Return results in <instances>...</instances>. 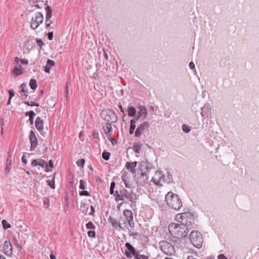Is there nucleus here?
Listing matches in <instances>:
<instances>
[{
    "mask_svg": "<svg viewBox=\"0 0 259 259\" xmlns=\"http://www.w3.org/2000/svg\"><path fill=\"white\" fill-rule=\"evenodd\" d=\"M128 115L130 116H134L136 113V110L135 107L130 106L128 107Z\"/></svg>",
    "mask_w": 259,
    "mask_h": 259,
    "instance_id": "28",
    "label": "nucleus"
},
{
    "mask_svg": "<svg viewBox=\"0 0 259 259\" xmlns=\"http://www.w3.org/2000/svg\"><path fill=\"white\" fill-rule=\"evenodd\" d=\"M121 179L125 186V187L127 188H131V184L130 183L128 178H127L125 175H122L121 176Z\"/></svg>",
    "mask_w": 259,
    "mask_h": 259,
    "instance_id": "25",
    "label": "nucleus"
},
{
    "mask_svg": "<svg viewBox=\"0 0 259 259\" xmlns=\"http://www.w3.org/2000/svg\"><path fill=\"white\" fill-rule=\"evenodd\" d=\"M206 109H207V111H209V108L208 106H204V107L201 108V115L202 117L205 116L204 110L205 111Z\"/></svg>",
    "mask_w": 259,
    "mask_h": 259,
    "instance_id": "41",
    "label": "nucleus"
},
{
    "mask_svg": "<svg viewBox=\"0 0 259 259\" xmlns=\"http://www.w3.org/2000/svg\"><path fill=\"white\" fill-rule=\"evenodd\" d=\"M13 72L16 75H20L23 73V70L20 65L15 66L13 70Z\"/></svg>",
    "mask_w": 259,
    "mask_h": 259,
    "instance_id": "24",
    "label": "nucleus"
},
{
    "mask_svg": "<svg viewBox=\"0 0 259 259\" xmlns=\"http://www.w3.org/2000/svg\"><path fill=\"white\" fill-rule=\"evenodd\" d=\"M123 215L126 219L128 225L131 228H133L134 227V222L133 220V214L131 210L128 209H125L123 211Z\"/></svg>",
    "mask_w": 259,
    "mask_h": 259,
    "instance_id": "12",
    "label": "nucleus"
},
{
    "mask_svg": "<svg viewBox=\"0 0 259 259\" xmlns=\"http://www.w3.org/2000/svg\"><path fill=\"white\" fill-rule=\"evenodd\" d=\"M2 225L3 228L5 229H9L11 227L10 224L7 222V221L5 220H3L2 222Z\"/></svg>",
    "mask_w": 259,
    "mask_h": 259,
    "instance_id": "33",
    "label": "nucleus"
},
{
    "mask_svg": "<svg viewBox=\"0 0 259 259\" xmlns=\"http://www.w3.org/2000/svg\"><path fill=\"white\" fill-rule=\"evenodd\" d=\"M86 227L88 229L94 230L95 229V226L92 222H89L86 224Z\"/></svg>",
    "mask_w": 259,
    "mask_h": 259,
    "instance_id": "36",
    "label": "nucleus"
},
{
    "mask_svg": "<svg viewBox=\"0 0 259 259\" xmlns=\"http://www.w3.org/2000/svg\"><path fill=\"white\" fill-rule=\"evenodd\" d=\"M218 259H228V258L225 255H224V254H220L218 255Z\"/></svg>",
    "mask_w": 259,
    "mask_h": 259,
    "instance_id": "52",
    "label": "nucleus"
},
{
    "mask_svg": "<svg viewBox=\"0 0 259 259\" xmlns=\"http://www.w3.org/2000/svg\"><path fill=\"white\" fill-rule=\"evenodd\" d=\"M100 116L105 121L111 123H116L118 120V117L115 113L110 109H104L100 113Z\"/></svg>",
    "mask_w": 259,
    "mask_h": 259,
    "instance_id": "6",
    "label": "nucleus"
},
{
    "mask_svg": "<svg viewBox=\"0 0 259 259\" xmlns=\"http://www.w3.org/2000/svg\"><path fill=\"white\" fill-rule=\"evenodd\" d=\"M149 124L148 122L145 121L141 123L136 129L135 132V136L136 137H140L143 133L148 130Z\"/></svg>",
    "mask_w": 259,
    "mask_h": 259,
    "instance_id": "11",
    "label": "nucleus"
},
{
    "mask_svg": "<svg viewBox=\"0 0 259 259\" xmlns=\"http://www.w3.org/2000/svg\"><path fill=\"white\" fill-rule=\"evenodd\" d=\"M85 163V160L84 159H79L77 162L76 164L78 166L83 167Z\"/></svg>",
    "mask_w": 259,
    "mask_h": 259,
    "instance_id": "37",
    "label": "nucleus"
},
{
    "mask_svg": "<svg viewBox=\"0 0 259 259\" xmlns=\"http://www.w3.org/2000/svg\"><path fill=\"white\" fill-rule=\"evenodd\" d=\"M22 161L25 164H26L27 163V162L26 158V157H25V156L24 155L22 157Z\"/></svg>",
    "mask_w": 259,
    "mask_h": 259,
    "instance_id": "57",
    "label": "nucleus"
},
{
    "mask_svg": "<svg viewBox=\"0 0 259 259\" xmlns=\"http://www.w3.org/2000/svg\"><path fill=\"white\" fill-rule=\"evenodd\" d=\"M190 68L193 69L195 68L194 63L193 62H190L189 64Z\"/></svg>",
    "mask_w": 259,
    "mask_h": 259,
    "instance_id": "55",
    "label": "nucleus"
},
{
    "mask_svg": "<svg viewBox=\"0 0 259 259\" xmlns=\"http://www.w3.org/2000/svg\"><path fill=\"white\" fill-rule=\"evenodd\" d=\"M137 162H127L125 164L126 168L129 170L131 172H135V167H136Z\"/></svg>",
    "mask_w": 259,
    "mask_h": 259,
    "instance_id": "19",
    "label": "nucleus"
},
{
    "mask_svg": "<svg viewBox=\"0 0 259 259\" xmlns=\"http://www.w3.org/2000/svg\"><path fill=\"white\" fill-rule=\"evenodd\" d=\"M172 181V176L169 172H166V174L164 175L161 171L158 170L155 172L154 176L152 179V181L158 186L169 184Z\"/></svg>",
    "mask_w": 259,
    "mask_h": 259,
    "instance_id": "3",
    "label": "nucleus"
},
{
    "mask_svg": "<svg viewBox=\"0 0 259 259\" xmlns=\"http://www.w3.org/2000/svg\"><path fill=\"white\" fill-rule=\"evenodd\" d=\"M108 221L112 224V226L114 228H117V227H119L120 228L123 230V227H122L121 223L120 222L117 223V221L115 219L110 217L108 218Z\"/></svg>",
    "mask_w": 259,
    "mask_h": 259,
    "instance_id": "20",
    "label": "nucleus"
},
{
    "mask_svg": "<svg viewBox=\"0 0 259 259\" xmlns=\"http://www.w3.org/2000/svg\"><path fill=\"white\" fill-rule=\"evenodd\" d=\"M168 231L170 234L177 238L185 237L189 231L188 228L184 225L176 223H170L168 226Z\"/></svg>",
    "mask_w": 259,
    "mask_h": 259,
    "instance_id": "2",
    "label": "nucleus"
},
{
    "mask_svg": "<svg viewBox=\"0 0 259 259\" xmlns=\"http://www.w3.org/2000/svg\"><path fill=\"white\" fill-rule=\"evenodd\" d=\"M190 240L194 246L199 248L203 244V238L201 234L196 231H193L190 235Z\"/></svg>",
    "mask_w": 259,
    "mask_h": 259,
    "instance_id": "7",
    "label": "nucleus"
},
{
    "mask_svg": "<svg viewBox=\"0 0 259 259\" xmlns=\"http://www.w3.org/2000/svg\"><path fill=\"white\" fill-rule=\"evenodd\" d=\"M29 140L31 143L30 151H33L37 145V140L33 131H31L29 135Z\"/></svg>",
    "mask_w": 259,
    "mask_h": 259,
    "instance_id": "14",
    "label": "nucleus"
},
{
    "mask_svg": "<svg viewBox=\"0 0 259 259\" xmlns=\"http://www.w3.org/2000/svg\"><path fill=\"white\" fill-rule=\"evenodd\" d=\"M80 196H90V194L87 191H82L79 192Z\"/></svg>",
    "mask_w": 259,
    "mask_h": 259,
    "instance_id": "46",
    "label": "nucleus"
},
{
    "mask_svg": "<svg viewBox=\"0 0 259 259\" xmlns=\"http://www.w3.org/2000/svg\"><path fill=\"white\" fill-rule=\"evenodd\" d=\"M24 104L28 106H37V107L39 106V104L38 103H36L33 101H31V102L25 101L24 102Z\"/></svg>",
    "mask_w": 259,
    "mask_h": 259,
    "instance_id": "38",
    "label": "nucleus"
},
{
    "mask_svg": "<svg viewBox=\"0 0 259 259\" xmlns=\"http://www.w3.org/2000/svg\"><path fill=\"white\" fill-rule=\"evenodd\" d=\"M9 98L12 99L14 96V92L13 90L9 91Z\"/></svg>",
    "mask_w": 259,
    "mask_h": 259,
    "instance_id": "50",
    "label": "nucleus"
},
{
    "mask_svg": "<svg viewBox=\"0 0 259 259\" xmlns=\"http://www.w3.org/2000/svg\"><path fill=\"white\" fill-rule=\"evenodd\" d=\"M35 115V113L34 112V111H33L32 110L30 111H27L25 113L26 116H30V115H31V116H34Z\"/></svg>",
    "mask_w": 259,
    "mask_h": 259,
    "instance_id": "47",
    "label": "nucleus"
},
{
    "mask_svg": "<svg viewBox=\"0 0 259 259\" xmlns=\"http://www.w3.org/2000/svg\"><path fill=\"white\" fill-rule=\"evenodd\" d=\"M167 204L175 210L180 209L182 206V201L179 196L171 192H169L165 196Z\"/></svg>",
    "mask_w": 259,
    "mask_h": 259,
    "instance_id": "4",
    "label": "nucleus"
},
{
    "mask_svg": "<svg viewBox=\"0 0 259 259\" xmlns=\"http://www.w3.org/2000/svg\"><path fill=\"white\" fill-rule=\"evenodd\" d=\"M36 41L37 45L40 47V48H41L42 46L44 45L43 41L41 39L37 38H36Z\"/></svg>",
    "mask_w": 259,
    "mask_h": 259,
    "instance_id": "45",
    "label": "nucleus"
},
{
    "mask_svg": "<svg viewBox=\"0 0 259 259\" xmlns=\"http://www.w3.org/2000/svg\"><path fill=\"white\" fill-rule=\"evenodd\" d=\"M37 165H39L42 167H44L45 165L46 167V171L47 172L51 171L52 170L48 168V165L47 162L45 161L44 160L41 159H34L31 162V166H36Z\"/></svg>",
    "mask_w": 259,
    "mask_h": 259,
    "instance_id": "13",
    "label": "nucleus"
},
{
    "mask_svg": "<svg viewBox=\"0 0 259 259\" xmlns=\"http://www.w3.org/2000/svg\"><path fill=\"white\" fill-rule=\"evenodd\" d=\"M135 259H149L148 257L144 254H140L139 253L135 257Z\"/></svg>",
    "mask_w": 259,
    "mask_h": 259,
    "instance_id": "35",
    "label": "nucleus"
},
{
    "mask_svg": "<svg viewBox=\"0 0 259 259\" xmlns=\"http://www.w3.org/2000/svg\"><path fill=\"white\" fill-rule=\"evenodd\" d=\"M21 62L22 64H28V60L26 59H22L21 60Z\"/></svg>",
    "mask_w": 259,
    "mask_h": 259,
    "instance_id": "58",
    "label": "nucleus"
},
{
    "mask_svg": "<svg viewBox=\"0 0 259 259\" xmlns=\"http://www.w3.org/2000/svg\"><path fill=\"white\" fill-rule=\"evenodd\" d=\"M91 212L89 213L90 215H94V213H95V208L93 205L91 206Z\"/></svg>",
    "mask_w": 259,
    "mask_h": 259,
    "instance_id": "54",
    "label": "nucleus"
},
{
    "mask_svg": "<svg viewBox=\"0 0 259 259\" xmlns=\"http://www.w3.org/2000/svg\"><path fill=\"white\" fill-rule=\"evenodd\" d=\"M182 130L184 132H185L186 133H188L190 132V127L185 124H183L182 125Z\"/></svg>",
    "mask_w": 259,
    "mask_h": 259,
    "instance_id": "42",
    "label": "nucleus"
},
{
    "mask_svg": "<svg viewBox=\"0 0 259 259\" xmlns=\"http://www.w3.org/2000/svg\"><path fill=\"white\" fill-rule=\"evenodd\" d=\"M110 153L108 152L104 151L102 153V158L105 160H108L109 159Z\"/></svg>",
    "mask_w": 259,
    "mask_h": 259,
    "instance_id": "34",
    "label": "nucleus"
},
{
    "mask_svg": "<svg viewBox=\"0 0 259 259\" xmlns=\"http://www.w3.org/2000/svg\"><path fill=\"white\" fill-rule=\"evenodd\" d=\"M142 145L137 144L133 146V150L136 153H140L141 152Z\"/></svg>",
    "mask_w": 259,
    "mask_h": 259,
    "instance_id": "32",
    "label": "nucleus"
},
{
    "mask_svg": "<svg viewBox=\"0 0 259 259\" xmlns=\"http://www.w3.org/2000/svg\"><path fill=\"white\" fill-rule=\"evenodd\" d=\"M48 39L50 40L53 39V31L49 32L48 33Z\"/></svg>",
    "mask_w": 259,
    "mask_h": 259,
    "instance_id": "51",
    "label": "nucleus"
},
{
    "mask_svg": "<svg viewBox=\"0 0 259 259\" xmlns=\"http://www.w3.org/2000/svg\"><path fill=\"white\" fill-rule=\"evenodd\" d=\"M48 185L53 189H55V182H54V177L53 180L51 181H47Z\"/></svg>",
    "mask_w": 259,
    "mask_h": 259,
    "instance_id": "44",
    "label": "nucleus"
},
{
    "mask_svg": "<svg viewBox=\"0 0 259 259\" xmlns=\"http://www.w3.org/2000/svg\"><path fill=\"white\" fill-rule=\"evenodd\" d=\"M125 254L126 255V256H127V257L128 258H131L132 257L131 253L130 252H128V251H125Z\"/></svg>",
    "mask_w": 259,
    "mask_h": 259,
    "instance_id": "56",
    "label": "nucleus"
},
{
    "mask_svg": "<svg viewBox=\"0 0 259 259\" xmlns=\"http://www.w3.org/2000/svg\"><path fill=\"white\" fill-rule=\"evenodd\" d=\"M115 200L117 201H124L125 199L127 200L132 203L136 202L138 196L132 190H126L125 189H122L119 191H116L115 193Z\"/></svg>",
    "mask_w": 259,
    "mask_h": 259,
    "instance_id": "1",
    "label": "nucleus"
},
{
    "mask_svg": "<svg viewBox=\"0 0 259 259\" xmlns=\"http://www.w3.org/2000/svg\"><path fill=\"white\" fill-rule=\"evenodd\" d=\"M48 167H50L51 169L52 170V169L54 167V164H53V162L52 160H50L49 161V164H48Z\"/></svg>",
    "mask_w": 259,
    "mask_h": 259,
    "instance_id": "53",
    "label": "nucleus"
},
{
    "mask_svg": "<svg viewBox=\"0 0 259 259\" xmlns=\"http://www.w3.org/2000/svg\"><path fill=\"white\" fill-rule=\"evenodd\" d=\"M79 188L82 190H84L85 189V182L82 180H81L79 181Z\"/></svg>",
    "mask_w": 259,
    "mask_h": 259,
    "instance_id": "43",
    "label": "nucleus"
},
{
    "mask_svg": "<svg viewBox=\"0 0 259 259\" xmlns=\"http://www.w3.org/2000/svg\"><path fill=\"white\" fill-rule=\"evenodd\" d=\"M109 140L111 141L112 145H114L115 144H116L117 143V141L116 139H115L114 138H112V136L111 137H109Z\"/></svg>",
    "mask_w": 259,
    "mask_h": 259,
    "instance_id": "49",
    "label": "nucleus"
},
{
    "mask_svg": "<svg viewBox=\"0 0 259 259\" xmlns=\"http://www.w3.org/2000/svg\"><path fill=\"white\" fill-rule=\"evenodd\" d=\"M15 62H16V63L18 64L19 63V58L18 57H16L15 58Z\"/></svg>",
    "mask_w": 259,
    "mask_h": 259,
    "instance_id": "63",
    "label": "nucleus"
},
{
    "mask_svg": "<svg viewBox=\"0 0 259 259\" xmlns=\"http://www.w3.org/2000/svg\"><path fill=\"white\" fill-rule=\"evenodd\" d=\"M125 246L131 252V253L134 256V257H135L138 253V252L136 251L135 248L130 243H126Z\"/></svg>",
    "mask_w": 259,
    "mask_h": 259,
    "instance_id": "22",
    "label": "nucleus"
},
{
    "mask_svg": "<svg viewBox=\"0 0 259 259\" xmlns=\"http://www.w3.org/2000/svg\"><path fill=\"white\" fill-rule=\"evenodd\" d=\"M115 187V183L114 182H112L110 184V193L111 195H113L115 197V192H114Z\"/></svg>",
    "mask_w": 259,
    "mask_h": 259,
    "instance_id": "31",
    "label": "nucleus"
},
{
    "mask_svg": "<svg viewBox=\"0 0 259 259\" xmlns=\"http://www.w3.org/2000/svg\"><path fill=\"white\" fill-rule=\"evenodd\" d=\"M102 130L107 136L108 139L109 137H111L112 135V126L111 123L106 122L105 124L102 125Z\"/></svg>",
    "mask_w": 259,
    "mask_h": 259,
    "instance_id": "15",
    "label": "nucleus"
},
{
    "mask_svg": "<svg viewBox=\"0 0 259 259\" xmlns=\"http://www.w3.org/2000/svg\"><path fill=\"white\" fill-rule=\"evenodd\" d=\"M50 258L51 259H56V256L55 255H54L53 254L51 253L50 254Z\"/></svg>",
    "mask_w": 259,
    "mask_h": 259,
    "instance_id": "62",
    "label": "nucleus"
},
{
    "mask_svg": "<svg viewBox=\"0 0 259 259\" xmlns=\"http://www.w3.org/2000/svg\"><path fill=\"white\" fill-rule=\"evenodd\" d=\"M94 138L97 139L98 138V134L97 133H94L93 134Z\"/></svg>",
    "mask_w": 259,
    "mask_h": 259,
    "instance_id": "60",
    "label": "nucleus"
},
{
    "mask_svg": "<svg viewBox=\"0 0 259 259\" xmlns=\"http://www.w3.org/2000/svg\"><path fill=\"white\" fill-rule=\"evenodd\" d=\"M33 117H34V116H31V115H30L29 116V120L30 121V122L31 124H33Z\"/></svg>",
    "mask_w": 259,
    "mask_h": 259,
    "instance_id": "59",
    "label": "nucleus"
},
{
    "mask_svg": "<svg viewBox=\"0 0 259 259\" xmlns=\"http://www.w3.org/2000/svg\"><path fill=\"white\" fill-rule=\"evenodd\" d=\"M13 248L10 241H5L3 246L4 253L8 255L11 256L13 253Z\"/></svg>",
    "mask_w": 259,
    "mask_h": 259,
    "instance_id": "16",
    "label": "nucleus"
},
{
    "mask_svg": "<svg viewBox=\"0 0 259 259\" xmlns=\"http://www.w3.org/2000/svg\"><path fill=\"white\" fill-rule=\"evenodd\" d=\"M35 125L36 128L40 132L43 131L44 129V122L42 119L39 117H37L35 122Z\"/></svg>",
    "mask_w": 259,
    "mask_h": 259,
    "instance_id": "18",
    "label": "nucleus"
},
{
    "mask_svg": "<svg viewBox=\"0 0 259 259\" xmlns=\"http://www.w3.org/2000/svg\"><path fill=\"white\" fill-rule=\"evenodd\" d=\"M55 65V62L54 61L51 60H48L47 64L45 66V71L48 73H49L50 71V69L52 67L54 66Z\"/></svg>",
    "mask_w": 259,
    "mask_h": 259,
    "instance_id": "21",
    "label": "nucleus"
},
{
    "mask_svg": "<svg viewBox=\"0 0 259 259\" xmlns=\"http://www.w3.org/2000/svg\"><path fill=\"white\" fill-rule=\"evenodd\" d=\"M147 115V110L146 108L143 106L139 107L138 111V118L141 117L143 119H145Z\"/></svg>",
    "mask_w": 259,
    "mask_h": 259,
    "instance_id": "17",
    "label": "nucleus"
},
{
    "mask_svg": "<svg viewBox=\"0 0 259 259\" xmlns=\"http://www.w3.org/2000/svg\"><path fill=\"white\" fill-rule=\"evenodd\" d=\"M204 259H215L213 257L209 256H207V257L205 258Z\"/></svg>",
    "mask_w": 259,
    "mask_h": 259,
    "instance_id": "64",
    "label": "nucleus"
},
{
    "mask_svg": "<svg viewBox=\"0 0 259 259\" xmlns=\"http://www.w3.org/2000/svg\"><path fill=\"white\" fill-rule=\"evenodd\" d=\"M159 245L162 251L167 255H171L175 252L174 246L166 241H161Z\"/></svg>",
    "mask_w": 259,
    "mask_h": 259,
    "instance_id": "8",
    "label": "nucleus"
},
{
    "mask_svg": "<svg viewBox=\"0 0 259 259\" xmlns=\"http://www.w3.org/2000/svg\"><path fill=\"white\" fill-rule=\"evenodd\" d=\"M11 156H9L7 159L6 167L5 169V171L7 172L8 173L9 172V170L11 167Z\"/></svg>",
    "mask_w": 259,
    "mask_h": 259,
    "instance_id": "26",
    "label": "nucleus"
},
{
    "mask_svg": "<svg viewBox=\"0 0 259 259\" xmlns=\"http://www.w3.org/2000/svg\"><path fill=\"white\" fill-rule=\"evenodd\" d=\"M46 10L47 12L46 16V21L49 22V21H50V19L52 17V10L51 7L49 6H47L46 8Z\"/></svg>",
    "mask_w": 259,
    "mask_h": 259,
    "instance_id": "23",
    "label": "nucleus"
},
{
    "mask_svg": "<svg viewBox=\"0 0 259 259\" xmlns=\"http://www.w3.org/2000/svg\"><path fill=\"white\" fill-rule=\"evenodd\" d=\"M44 16L40 12H37L34 17H32L30 22L31 29H36L44 21Z\"/></svg>",
    "mask_w": 259,
    "mask_h": 259,
    "instance_id": "9",
    "label": "nucleus"
},
{
    "mask_svg": "<svg viewBox=\"0 0 259 259\" xmlns=\"http://www.w3.org/2000/svg\"><path fill=\"white\" fill-rule=\"evenodd\" d=\"M187 259H198L192 255H189Z\"/></svg>",
    "mask_w": 259,
    "mask_h": 259,
    "instance_id": "61",
    "label": "nucleus"
},
{
    "mask_svg": "<svg viewBox=\"0 0 259 259\" xmlns=\"http://www.w3.org/2000/svg\"><path fill=\"white\" fill-rule=\"evenodd\" d=\"M148 183V177L147 171H141L140 175L137 177V183L141 186H145Z\"/></svg>",
    "mask_w": 259,
    "mask_h": 259,
    "instance_id": "10",
    "label": "nucleus"
},
{
    "mask_svg": "<svg viewBox=\"0 0 259 259\" xmlns=\"http://www.w3.org/2000/svg\"><path fill=\"white\" fill-rule=\"evenodd\" d=\"M88 235L89 237L95 238L96 232L94 230H90L88 232Z\"/></svg>",
    "mask_w": 259,
    "mask_h": 259,
    "instance_id": "40",
    "label": "nucleus"
},
{
    "mask_svg": "<svg viewBox=\"0 0 259 259\" xmlns=\"http://www.w3.org/2000/svg\"><path fill=\"white\" fill-rule=\"evenodd\" d=\"M20 88H21V93H23L24 96L26 98L28 96L27 91L25 90L26 88V84L25 83H22L20 85Z\"/></svg>",
    "mask_w": 259,
    "mask_h": 259,
    "instance_id": "30",
    "label": "nucleus"
},
{
    "mask_svg": "<svg viewBox=\"0 0 259 259\" xmlns=\"http://www.w3.org/2000/svg\"><path fill=\"white\" fill-rule=\"evenodd\" d=\"M136 124H135V119H132L130 121V134H133L134 132V131L136 128Z\"/></svg>",
    "mask_w": 259,
    "mask_h": 259,
    "instance_id": "27",
    "label": "nucleus"
},
{
    "mask_svg": "<svg viewBox=\"0 0 259 259\" xmlns=\"http://www.w3.org/2000/svg\"><path fill=\"white\" fill-rule=\"evenodd\" d=\"M175 219L186 228L191 226L194 223L193 215L189 212L177 214Z\"/></svg>",
    "mask_w": 259,
    "mask_h": 259,
    "instance_id": "5",
    "label": "nucleus"
},
{
    "mask_svg": "<svg viewBox=\"0 0 259 259\" xmlns=\"http://www.w3.org/2000/svg\"><path fill=\"white\" fill-rule=\"evenodd\" d=\"M29 85L32 90H35L37 87L36 80L34 79H31L29 82Z\"/></svg>",
    "mask_w": 259,
    "mask_h": 259,
    "instance_id": "29",
    "label": "nucleus"
},
{
    "mask_svg": "<svg viewBox=\"0 0 259 259\" xmlns=\"http://www.w3.org/2000/svg\"><path fill=\"white\" fill-rule=\"evenodd\" d=\"M65 95L67 99L69 97V82H66L65 84Z\"/></svg>",
    "mask_w": 259,
    "mask_h": 259,
    "instance_id": "39",
    "label": "nucleus"
},
{
    "mask_svg": "<svg viewBox=\"0 0 259 259\" xmlns=\"http://www.w3.org/2000/svg\"><path fill=\"white\" fill-rule=\"evenodd\" d=\"M53 23V21L51 19L49 22L46 21V27L47 28H49L50 27L51 24Z\"/></svg>",
    "mask_w": 259,
    "mask_h": 259,
    "instance_id": "48",
    "label": "nucleus"
}]
</instances>
